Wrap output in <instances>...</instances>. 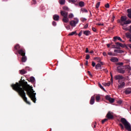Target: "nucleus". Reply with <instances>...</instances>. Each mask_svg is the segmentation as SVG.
I'll return each instance as SVG.
<instances>
[{
	"label": "nucleus",
	"mask_w": 131,
	"mask_h": 131,
	"mask_svg": "<svg viewBox=\"0 0 131 131\" xmlns=\"http://www.w3.org/2000/svg\"><path fill=\"white\" fill-rule=\"evenodd\" d=\"M103 85H104V86H110V82H108V83H102Z\"/></svg>",
	"instance_id": "bb28decb"
},
{
	"label": "nucleus",
	"mask_w": 131,
	"mask_h": 131,
	"mask_svg": "<svg viewBox=\"0 0 131 131\" xmlns=\"http://www.w3.org/2000/svg\"><path fill=\"white\" fill-rule=\"evenodd\" d=\"M32 4L36 5V0H32Z\"/></svg>",
	"instance_id": "864d4df0"
},
{
	"label": "nucleus",
	"mask_w": 131,
	"mask_h": 131,
	"mask_svg": "<svg viewBox=\"0 0 131 131\" xmlns=\"http://www.w3.org/2000/svg\"><path fill=\"white\" fill-rule=\"evenodd\" d=\"M124 93L125 94V95H129L131 94V88H128L125 89Z\"/></svg>",
	"instance_id": "9b49d317"
},
{
	"label": "nucleus",
	"mask_w": 131,
	"mask_h": 131,
	"mask_svg": "<svg viewBox=\"0 0 131 131\" xmlns=\"http://www.w3.org/2000/svg\"><path fill=\"white\" fill-rule=\"evenodd\" d=\"M118 104H121L122 103V101L119 100V101H118Z\"/></svg>",
	"instance_id": "e2e57ef3"
},
{
	"label": "nucleus",
	"mask_w": 131,
	"mask_h": 131,
	"mask_svg": "<svg viewBox=\"0 0 131 131\" xmlns=\"http://www.w3.org/2000/svg\"><path fill=\"white\" fill-rule=\"evenodd\" d=\"M66 28L68 30H69L70 29V25H68L66 26Z\"/></svg>",
	"instance_id": "603ef678"
},
{
	"label": "nucleus",
	"mask_w": 131,
	"mask_h": 131,
	"mask_svg": "<svg viewBox=\"0 0 131 131\" xmlns=\"http://www.w3.org/2000/svg\"><path fill=\"white\" fill-rule=\"evenodd\" d=\"M11 88L14 91L18 93L19 96L22 98L24 102L28 105H30V102L27 101V95L30 98L31 100L33 103L36 102V93L33 90V87L28 84V83L25 80L20 79L18 82H16L15 84H12L11 85ZM26 92V93H25Z\"/></svg>",
	"instance_id": "f257e3e1"
},
{
	"label": "nucleus",
	"mask_w": 131,
	"mask_h": 131,
	"mask_svg": "<svg viewBox=\"0 0 131 131\" xmlns=\"http://www.w3.org/2000/svg\"><path fill=\"white\" fill-rule=\"evenodd\" d=\"M126 37H128L129 38H131V34L129 33H126Z\"/></svg>",
	"instance_id": "c9c22d12"
},
{
	"label": "nucleus",
	"mask_w": 131,
	"mask_h": 131,
	"mask_svg": "<svg viewBox=\"0 0 131 131\" xmlns=\"http://www.w3.org/2000/svg\"><path fill=\"white\" fill-rule=\"evenodd\" d=\"M92 126H93V128H96V126H97V122H95L92 124Z\"/></svg>",
	"instance_id": "473e14b6"
},
{
	"label": "nucleus",
	"mask_w": 131,
	"mask_h": 131,
	"mask_svg": "<svg viewBox=\"0 0 131 131\" xmlns=\"http://www.w3.org/2000/svg\"><path fill=\"white\" fill-rule=\"evenodd\" d=\"M111 74V83H112V84H113V76L112 75V73H110Z\"/></svg>",
	"instance_id": "c85d7f7f"
},
{
	"label": "nucleus",
	"mask_w": 131,
	"mask_h": 131,
	"mask_svg": "<svg viewBox=\"0 0 131 131\" xmlns=\"http://www.w3.org/2000/svg\"><path fill=\"white\" fill-rule=\"evenodd\" d=\"M127 20V17L126 16H122L121 17V21L122 22H125Z\"/></svg>",
	"instance_id": "a211bd4d"
},
{
	"label": "nucleus",
	"mask_w": 131,
	"mask_h": 131,
	"mask_svg": "<svg viewBox=\"0 0 131 131\" xmlns=\"http://www.w3.org/2000/svg\"><path fill=\"white\" fill-rule=\"evenodd\" d=\"M95 68L97 70H99V69H102V66L100 63H97L95 66Z\"/></svg>",
	"instance_id": "f3484780"
},
{
	"label": "nucleus",
	"mask_w": 131,
	"mask_h": 131,
	"mask_svg": "<svg viewBox=\"0 0 131 131\" xmlns=\"http://www.w3.org/2000/svg\"><path fill=\"white\" fill-rule=\"evenodd\" d=\"M22 49L23 48H21V46H20L19 44H16L14 46V50L17 51L18 53H19V51H20V50H22Z\"/></svg>",
	"instance_id": "9d476101"
},
{
	"label": "nucleus",
	"mask_w": 131,
	"mask_h": 131,
	"mask_svg": "<svg viewBox=\"0 0 131 131\" xmlns=\"http://www.w3.org/2000/svg\"><path fill=\"white\" fill-rule=\"evenodd\" d=\"M128 68V67L127 66H126L125 67H123V68H121L120 66L117 67V70L119 73H121L122 74H124L125 73V70L124 69H127Z\"/></svg>",
	"instance_id": "39448f33"
},
{
	"label": "nucleus",
	"mask_w": 131,
	"mask_h": 131,
	"mask_svg": "<svg viewBox=\"0 0 131 131\" xmlns=\"http://www.w3.org/2000/svg\"><path fill=\"white\" fill-rule=\"evenodd\" d=\"M81 10L83 13H88V10H86V9L81 8Z\"/></svg>",
	"instance_id": "e433bc0d"
},
{
	"label": "nucleus",
	"mask_w": 131,
	"mask_h": 131,
	"mask_svg": "<svg viewBox=\"0 0 131 131\" xmlns=\"http://www.w3.org/2000/svg\"><path fill=\"white\" fill-rule=\"evenodd\" d=\"M88 73L89 75H90V76L93 77V75H92V74L91 73V72L88 71Z\"/></svg>",
	"instance_id": "bf43d9fd"
},
{
	"label": "nucleus",
	"mask_w": 131,
	"mask_h": 131,
	"mask_svg": "<svg viewBox=\"0 0 131 131\" xmlns=\"http://www.w3.org/2000/svg\"><path fill=\"white\" fill-rule=\"evenodd\" d=\"M59 3L60 5H65V0H59Z\"/></svg>",
	"instance_id": "cd10ccee"
},
{
	"label": "nucleus",
	"mask_w": 131,
	"mask_h": 131,
	"mask_svg": "<svg viewBox=\"0 0 131 131\" xmlns=\"http://www.w3.org/2000/svg\"><path fill=\"white\" fill-rule=\"evenodd\" d=\"M78 22V19H75L74 20H71V21H70V25H71L72 27H75V26H76V24H77Z\"/></svg>",
	"instance_id": "423d86ee"
},
{
	"label": "nucleus",
	"mask_w": 131,
	"mask_h": 131,
	"mask_svg": "<svg viewBox=\"0 0 131 131\" xmlns=\"http://www.w3.org/2000/svg\"><path fill=\"white\" fill-rule=\"evenodd\" d=\"M52 25H53V26H56V25H57V23H56V21H53L52 22Z\"/></svg>",
	"instance_id": "3c124183"
},
{
	"label": "nucleus",
	"mask_w": 131,
	"mask_h": 131,
	"mask_svg": "<svg viewBox=\"0 0 131 131\" xmlns=\"http://www.w3.org/2000/svg\"><path fill=\"white\" fill-rule=\"evenodd\" d=\"M107 55H108V56H116V54H115V53H112V52H108V53H107Z\"/></svg>",
	"instance_id": "7c9ffc66"
},
{
	"label": "nucleus",
	"mask_w": 131,
	"mask_h": 131,
	"mask_svg": "<svg viewBox=\"0 0 131 131\" xmlns=\"http://www.w3.org/2000/svg\"><path fill=\"white\" fill-rule=\"evenodd\" d=\"M128 31H129L130 33H131V25L130 26L129 29H128Z\"/></svg>",
	"instance_id": "774afa93"
},
{
	"label": "nucleus",
	"mask_w": 131,
	"mask_h": 131,
	"mask_svg": "<svg viewBox=\"0 0 131 131\" xmlns=\"http://www.w3.org/2000/svg\"><path fill=\"white\" fill-rule=\"evenodd\" d=\"M117 65L119 66H123V62H118Z\"/></svg>",
	"instance_id": "a18cd8bd"
},
{
	"label": "nucleus",
	"mask_w": 131,
	"mask_h": 131,
	"mask_svg": "<svg viewBox=\"0 0 131 131\" xmlns=\"http://www.w3.org/2000/svg\"><path fill=\"white\" fill-rule=\"evenodd\" d=\"M18 54L22 56L21 58V62H23V63H25V62L27 61V57H26V56H25V49H20L19 51H18Z\"/></svg>",
	"instance_id": "20e7f679"
},
{
	"label": "nucleus",
	"mask_w": 131,
	"mask_h": 131,
	"mask_svg": "<svg viewBox=\"0 0 131 131\" xmlns=\"http://www.w3.org/2000/svg\"><path fill=\"white\" fill-rule=\"evenodd\" d=\"M89 59H90V55L87 54L86 55V60H89Z\"/></svg>",
	"instance_id": "5fc2aeb1"
},
{
	"label": "nucleus",
	"mask_w": 131,
	"mask_h": 131,
	"mask_svg": "<svg viewBox=\"0 0 131 131\" xmlns=\"http://www.w3.org/2000/svg\"><path fill=\"white\" fill-rule=\"evenodd\" d=\"M98 86H99V88L103 90V91H104V92H106V90H105V89H104L103 88V86H102V85L100 83L98 84Z\"/></svg>",
	"instance_id": "2f4dec72"
},
{
	"label": "nucleus",
	"mask_w": 131,
	"mask_h": 131,
	"mask_svg": "<svg viewBox=\"0 0 131 131\" xmlns=\"http://www.w3.org/2000/svg\"><path fill=\"white\" fill-rule=\"evenodd\" d=\"M60 14L62 16V21L64 23H68L69 22V18H68V12L66 11H61Z\"/></svg>",
	"instance_id": "7ed1b4c3"
},
{
	"label": "nucleus",
	"mask_w": 131,
	"mask_h": 131,
	"mask_svg": "<svg viewBox=\"0 0 131 131\" xmlns=\"http://www.w3.org/2000/svg\"><path fill=\"white\" fill-rule=\"evenodd\" d=\"M105 8H106L107 9H108V8H110V6L109 5V4L107 3L105 5Z\"/></svg>",
	"instance_id": "de8ad7c7"
},
{
	"label": "nucleus",
	"mask_w": 131,
	"mask_h": 131,
	"mask_svg": "<svg viewBox=\"0 0 131 131\" xmlns=\"http://www.w3.org/2000/svg\"><path fill=\"white\" fill-rule=\"evenodd\" d=\"M114 49H117L118 50H120V46H116L114 47Z\"/></svg>",
	"instance_id": "4d7b16f0"
},
{
	"label": "nucleus",
	"mask_w": 131,
	"mask_h": 131,
	"mask_svg": "<svg viewBox=\"0 0 131 131\" xmlns=\"http://www.w3.org/2000/svg\"><path fill=\"white\" fill-rule=\"evenodd\" d=\"M97 25H99V26H104V24H101V23H98L97 24Z\"/></svg>",
	"instance_id": "8fccbe9b"
},
{
	"label": "nucleus",
	"mask_w": 131,
	"mask_h": 131,
	"mask_svg": "<svg viewBox=\"0 0 131 131\" xmlns=\"http://www.w3.org/2000/svg\"><path fill=\"white\" fill-rule=\"evenodd\" d=\"M92 66H93V67H95V66H96V63L93 61L92 63Z\"/></svg>",
	"instance_id": "6e6d98bb"
},
{
	"label": "nucleus",
	"mask_w": 131,
	"mask_h": 131,
	"mask_svg": "<svg viewBox=\"0 0 131 131\" xmlns=\"http://www.w3.org/2000/svg\"><path fill=\"white\" fill-rule=\"evenodd\" d=\"M120 40V41H121L122 42H123V40H122V39L120 38V37L118 36H115L114 37V41L116 42V40Z\"/></svg>",
	"instance_id": "f8f14e48"
},
{
	"label": "nucleus",
	"mask_w": 131,
	"mask_h": 131,
	"mask_svg": "<svg viewBox=\"0 0 131 131\" xmlns=\"http://www.w3.org/2000/svg\"><path fill=\"white\" fill-rule=\"evenodd\" d=\"M82 21H86V18H82Z\"/></svg>",
	"instance_id": "338daca9"
},
{
	"label": "nucleus",
	"mask_w": 131,
	"mask_h": 131,
	"mask_svg": "<svg viewBox=\"0 0 131 131\" xmlns=\"http://www.w3.org/2000/svg\"><path fill=\"white\" fill-rule=\"evenodd\" d=\"M53 19L55 21H59V19H60V16L57 14L54 15L53 16Z\"/></svg>",
	"instance_id": "ddd939ff"
},
{
	"label": "nucleus",
	"mask_w": 131,
	"mask_h": 131,
	"mask_svg": "<svg viewBox=\"0 0 131 131\" xmlns=\"http://www.w3.org/2000/svg\"><path fill=\"white\" fill-rule=\"evenodd\" d=\"M74 34H76V35H77V33H76V31H74V32H72L71 33H70L69 35H71V36H72V35H74Z\"/></svg>",
	"instance_id": "c756f323"
},
{
	"label": "nucleus",
	"mask_w": 131,
	"mask_h": 131,
	"mask_svg": "<svg viewBox=\"0 0 131 131\" xmlns=\"http://www.w3.org/2000/svg\"><path fill=\"white\" fill-rule=\"evenodd\" d=\"M103 56H104V57H106V56H107V53H106V52H104L103 53Z\"/></svg>",
	"instance_id": "052dcab7"
},
{
	"label": "nucleus",
	"mask_w": 131,
	"mask_h": 131,
	"mask_svg": "<svg viewBox=\"0 0 131 131\" xmlns=\"http://www.w3.org/2000/svg\"><path fill=\"white\" fill-rule=\"evenodd\" d=\"M83 33V31L81 30L80 32L79 33V34H78V36L79 37H80L81 36V35L82 34V33Z\"/></svg>",
	"instance_id": "79ce46f5"
},
{
	"label": "nucleus",
	"mask_w": 131,
	"mask_h": 131,
	"mask_svg": "<svg viewBox=\"0 0 131 131\" xmlns=\"http://www.w3.org/2000/svg\"><path fill=\"white\" fill-rule=\"evenodd\" d=\"M85 53H89V48H86Z\"/></svg>",
	"instance_id": "0e129e2a"
},
{
	"label": "nucleus",
	"mask_w": 131,
	"mask_h": 131,
	"mask_svg": "<svg viewBox=\"0 0 131 131\" xmlns=\"http://www.w3.org/2000/svg\"><path fill=\"white\" fill-rule=\"evenodd\" d=\"M70 3H76L77 0H69Z\"/></svg>",
	"instance_id": "49530a36"
},
{
	"label": "nucleus",
	"mask_w": 131,
	"mask_h": 131,
	"mask_svg": "<svg viewBox=\"0 0 131 131\" xmlns=\"http://www.w3.org/2000/svg\"><path fill=\"white\" fill-rule=\"evenodd\" d=\"M20 74H21L22 75H23V74H26V73H27V71H26L25 70L23 69L21 70L20 71Z\"/></svg>",
	"instance_id": "5701e85b"
},
{
	"label": "nucleus",
	"mask_w": 131,
	"mask_h": 131,
	"mask_svg": "<svg viewBox=\"0 0 131 131\" xmlns=\"http://www.w3.org/2000/svg\"><path fill=\"white\" fill-rule=\"evenodd\" d=\"M119 82L118 89H122L125 85V82H120V80H118Z\"/></svg>",
	"instance_id": "0eeeda50"
},
{
	"label": "nucleus",
	"mask_w": 131,
	"mask_h": 131,
	"mask_svg": "<svg viewBox=\"0 0 131 131\" xmlns=\"http://www.w3.org/2000/svg\"><path fill=\"white\" fill-rule=\"evenodd\" d=\"M127 12H128L127 16L128 17V18H130L131 19V10L128 9Z\"/></svg>",
	"instance_id": "393cba45"
},
{
	"label": "nucleus",
	"mask_w": 131,
	"mask_h": 131,
	"mask_svg": "<svg viewBox=\"0 0 131 131\" xmlns=\"http://www.w3.org/2000/svg\"><path fill=\"white\" fill-rule=\"evenodd\" d=\"M89 27V24H86V25H85V26H84L83 29H86V28H88Z\"/></svg>",
	"instance_id": "09e8293b"
},
{
	"label": "nucleus",
	"mask_w": 131,
	"mask_h": 131,
	"mask_svg": "<svg viewBox=\"0 0 131 131\" xmlns=\"http://www.w3.org/2000/svg\"><path fill=\"white\" fill-rule=\"evenodd\" d=\"M97 59H98V61H100V60H101V58H98V57H95V60H97Z\"/></svg>",
	"instance_id": "680f3d73"
},
{
	"label": "nucleus",
	"mask_w": 131,
	"mask_h": 131,
	"mask_svg": "<svg viewBox=\"0 0 131 131\" xmlns=\"http://www.w3.org/2000/svg\"><path fill=\"white\" fill-rule=\"evenodd\" d=\"M119 125L120 126L121 129H124V126H123V125L122 123H119Z\"/></svg>",
	"instance_id": "58836bf2"
},
{
	"label": "nucleus",
	"mask_w": 131,
	"mask_h": 131,
	"mask_svg": "<svg viewBox=\"0 0 131 131\" xmlns=\"http://www.w3.org/2000/svg\"><path fill=\"white\" fill-rule=\"evenodd\" d=\"M100 2H98L97 3L96 5V9H98V8L100 7Z\"/></svg>",
	"instance_id": "c03bdc74"
},
{
	"label": "nucleus",
	"mask_w": 131,
	"mask_h": 131,
	"mask_svg": "<svg viewBox=\"0 0 131 131\" xmlns=\"http://www.w3.org/2000/svg\"><path fill=\"white\" fill-rule=\"evenodd\" d=\"M110 61L113 63H116V62H118L119 59L117 57H112L111 58Z\"/></svg>",
	"instance_id": "4468645a"
},
{
	"label": "nucleus",
	"mask_w": 131,
	"mask_h": 131,
	"mask_svg": "<svg viewBox=\"0 0 131 131\" xmlns=\"http://www.w3.org/2000/svg\"><path fill=\"white\" fill-rule=\"evenodd\" d=\"M78 5L79 7H80L81 8H82V7H84V2L81 1L79 2Z\"/></svg>",
	"instance_id": "aec40b11"
},
{
	"label": "nucleus",
	"mask_w": 131,
	"mask_h": 131,
	"mask_svg": "<svg viewBox=\"0 0 131 131\" xmlns=\"http://www.w3.org/2000/svg\"><path fill=\"white\" fill-rule=\"evenodd\" d=\"M108 120V119H104L103 120H102V124H104V123H105V122H106V121H107Z\"/></svg>",
	"instance_id": "37998d69"
},
{
	"label": "nucleus",
	"mask_w": 131,
	"mask_h": 131,
	"mask_svg": "<svg viewBox=\"0 0 131 131\" xmlns=\"http://www.w3.org/2000/svg\"><path fill=\"white\" fill-rule=\"evenodd\" d=\"M111 45H112V43H111V44H110V43L107 44V48H110V46H111Z\"/></svg>",
	"instance_id": "69168bd1"
},
{
	"label": "nucleus",
	"mask_w": 131,
	"mask_h": 131,
	"mask_svg": "<svg viewBox=\"0 0 131 131\" xmlns=\"http://www.w3.org/2000/svg\"><path fill=\"white\" fill-rule=\"evenodd\" d=\"M83 33L86 36H89V35H91V31L89 30L83 31Z\"/></svg>",
	"instance_id": "dca6fc26"
},
{
	"label": "nucleus",
	"mask_w": 131,
	"mask_h": 131,
	"mask_svg": "<svg viewBox=\"0 0 131 131\" xmlns=\"http://www.w3.org/2000/svg\"><path fill=\"white\" fill-rule=\"evenodd\" d=\"M115 79L116 80H120V79H124V77L120 75H118L115 76Z\"/></svg>",
	"instance_id": "1a4fd4ad"
},
{
	"label": "nucleus",
	"mask_w": 131,
	"mask_h": 131,
	"mask_svg": "<svg viewBox=\"0 0 131 131\" xmlns=\"http://www.w3.org/2000/svg\"><path fill=\"white\" fill-rule=\"evenodd\" d=\"M131 23V20H125V21H124L123 23V25H127V24H130Z\"/></svg>",
	"instance_id": "b1692460"
},
{
	"label": "nucleus",
	"mask_w": 131,
	"mask_h": 131,
	"mask_svg": "<svg viewBox=\"0 0 131 131\" xmlns=\"http://www.w3.org/2000/svg\"><path fill=\"white\" fill-rule=\"evenodd\" d=\"M106 117L108 119H113V118H114V116H113V115L111 114V112H108L106 114Z\"/></svg>",
	"instance_id": "6e6552de"
},
{
	"label": "nucleus",
	"mask_w": 131,
	"mask_h": 131,
	"mask_svg": "<svg viewBox=\"0 0 131 131\" xmlns=\"http://www.w3.org/2000/svg\"><path fill=\"white\" fill-rule=\"evenodd\" d=\"M105 99H106V100H107L108 101H109L110 100V99H111V97L109 95H106L105 96Z\"/></svg>",
	"instance_id": "a19ab883"
},
{
	"label": "nucleus",
	"mask_w": 131,
	"mask_h": 131,
	"mask_svg": "<svg viewBox=\"0 0 131 131\" xmlns=\"http://www.w3.org/2000/svg\"><path fill=\"white\" fill-rule=\"evenodd\" d=\"M30 81H31V82H35V78H34V77H31L30 78Z\"/></svg>",
	"instance_id": "a878e982"
},
{
	"label": "nucleus",
	"mask_w": 131,
	"mask_h": 131,
	"mask_svg": "<svg viewBox=\"0 0 131 131\" xmlns=\"http://www.w3.org/2000/svg\"><path fill=\"white\" fill-rule=\"evenodd\" d=\"M115 45H116V47H121V48H124V46L119 42H115Z\"/></svg>",
	"instance_id": "6ab92c4d"
},
{
	"label": "nucleus",
	"mask_w": 131,
	"mask_h": 131,
	"mask_svg": "<svg viewBox=\"0 0 131 131\" xmlns=\"http://www.w3.org/2000/svg\"><path fill=\"white\" fill-rule=\"evenodd\" d=\"M108 101L110 103H114V101H115V99L111 97V99Z\"/></svg>",
	"instance_id": "f704fd0d"
},
{
	"label": "nucleus",
	"mask_w": 131,
	"mask_h": 131,
	"mask_svg": "<svg viewBox=\"0 0 131 131\" xmlns=\"http://www.w3.org/2000/svg\"><path fill=\"white\" fill-rule=\"evenodd\" d=\"M120 122L124 125L125 128L127 129V130L131 131V126L130 124L128 122L126 119L124 118H121L120 119Z\"/></svg>",
	"instance_id": "f03ea898"
},
{
	"label": "nucleus",
	"mask_w": 131,
	"mask_h": 131,
	"mask_svg": "<svg viewBox=\"0 0 131 131\" xmlns=\"http://www.w3.org/2000/svg\"><path fill=\"white\" fill-rule=\"evenodd\" d=\"M118 23H120L122 26H123V23H122V21H121V19H118L117 20Z\"/></svg>",
	"instance_id": "ea45409f"
},
{
	"label": "nucleus",
	"mask_w": 131,
	"mask_h": 131,
	"mask_svg": "<svg viewBox=\"0 0 131 131\" xmlns=\"http://www.w3.org/2000/svg\"><path fill=\"white\" fill-rule=\"evenodd\" d=\"M63 10L64 11H69V8L67 6H64L62 8Z\"/></svg>",
	"instance_id": "72a5a7b5"
},
{
	"label": "nucleus",
	"mask_w": 131,
	"mask_h": 131,
	"mask_svg": "<svg viewBox=\"0 0 131 131\" xmlns=\"http://www.w3.org/2000/svg\"><path fill=\"white\" fill-rule=\"evenodd\" d=\"M73 17H74V15H73V14L72 13H70L69 15V18L70 19H71L72 18H73Z\"/></svg>",
	"instance_id": "4c0bfd02"
},
{
	"label": "nucleus",
	"mask_w": 131,
	"mask_h": 131,
	"mask_svg": "<svg viewBox=\"0 0 131 131\" xmlns=\"http://www.w3.org/2000/svg\"><path fill=\"white\" fill-rule=\"evenodd\" d=\"M92 30L93 31H94V32H96V31H97V29H96L95 28L93 27L92 28Z\"/></svg>",
	"instance_id": "13d9d810"
},
{
	"label": "nucleus",
	"mask_w": 131,
	"mask_h": 131,
	"mask_svg": "<svg viewBox=\"0 0 131 131\" xmlns=\"http://www.w3.org/2000/svg\"><path fill=\"white\" fill-rule=\"evenodd\" d=\"M95 98L96 102H100V100H101V97L100 96V95H97Z\"/></svg>",
	"instance_id": "4be33fe9"
},
{
	"label": "nucleus",
	"mask_w": 131,
	"mask_h": 131,
	"mask_svg": "<svg viewBox=\"0 0 131 131\" xmlns=\"http://www.w3.org/2000/svg\"><path fill=\"white\" fill-rule=\"evenodd\" d=\"M90 103L91 105H94V104H95V96L91 97Z\"/></svg>",
	"instance_id": "2eb2a0df"
},
{
	"label": "nucleus",
	"mask_w": 131,
	"mask_h": 131,
	"mask_svg": "<svg viewBox=\"0 0 131 131\" xmlns=\"http://www.w3.org/2000/svg\"><path fill=\"white\" fill-rule=\"evenodd\" d=\"M114 52L118 53V54H122V53H124V52L123 50H115Z\"/></svg>",
	"instance_id": "412c9836"
}]
</instances>
